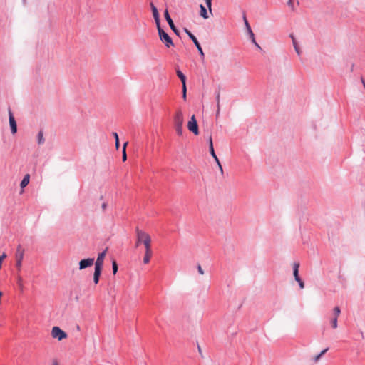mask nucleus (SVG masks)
Masks as SVG:
<instances>
[{
	"mask_svg": "<svg viewBox=\"0 0 365 365\" xmlns=\"http://www.w3.org/2000/svg\"><path fill=\"white\" fill-rule=\"evenodd\" d=\"M37 141L38 145H42L45 142V139L43 138V133L42 130H40L37 135Z\"/></svg>",
	"mask_w": 365,
	"mask_h": 365,
	"instance_id": "nucleus-20",
	"label": "nucleus"
},
{
	"mask_svg": "<svg viewBox=\"0 0 365 365\" xmlns=\"http://www.w3.org/2000/svg\"><path fill=\"white\" fill-rule=\"evenodd\" d=\"M17 284L21 292L24 291L23 279L21 276L18 275L16 277Z\"/></svg>",
	"mask_w": 365,
	"mask_h": 365,
	"instance_id": "nucleus-21",
	"label": "nucleus"
},
{
	"mask_svg": "<svg viewBox=\"0 0 365 365\" xmlns=\"http://www.w3.org/2000/svg\"><path fill=\"white\" fill-rule=\"evenodd\" d=\"M296 281L298 282L299 286L301 289H303L304 287V283L301 278L297 279Z\"/></svg>",
	"mask_w": 365,
	"mask_h": 365,
	"instance_id": "nucleus-32",
	"label": "nucleus"
},
{
	"mask_svg": "<svg viewBox=\"0 0 365 365\" xmlns=\"http://www.w3.org/2000/svg\"><path fill=\"white\" fill-rule=\"evenodd\" d=\"M220 91H217L216 93V101H217V103H220Z\"/></svg>",
	"mask_w": 365,
	"mask_h": 365,
	"instance_id": "nucleus-36",
	"label": "nucleus"
},
{
	"mask_svg": "<svg viewBox=\"0 0 365 365\" xmlns=\"http://www.w3.org/2000/svg\"><path fill=\"white\" fill-rule=\"evenodd\" d=\"M217 109H220V103H217Z\"/></svg>",
	"mask_w": 365,
	"mask_h": 365,
	"instance_id": "nucleus-44",
	"label": "nucleus"
},
{
	"mask_svg": "<svg viewBox=\"0 0 365 365\" xmlns=\"http://www.w3.org/2000/svg\"><path fill=\"white\" fill-rule=\"evenodd\" d=\"M294 279H295V280H297V279H299V278H300V277H299V274H298L294 275Z\"/></svg>",
	"mask_w": 365,
	"mask_h": 365,
	"instance_id": "nucleus-41",
	"label": "nucleus"
},
{
	"mask_svg": "<svg viewBox=\"0 0 365 365\" xmlns=\"http://www.w3.org/2000/svg\"><path fill=\"white\" fill-rule=\"evenodd\" d=\"M182 98L185 101L187 98V86L186 85L182 86Z\"/></svg>",
	"mask_w": 365,
	"mask_h": 365,
	"instance_id": "nucleus-29",
	"label": "nucleus"
},
{
	"mask_svg": "<svg viewBox=\"0 0 365 365\" xmlns=\"http://www.w3.org/2000/svg\"><path fill=\"white\" fill-rule=\"evenodd\" d=\"M329 350V348H326L324 350H322L318 355L315 356L313 358V360L314 362H317L319 361V359Z\"/></svg>",
	"mask_w": 365,
	"mask_h": 365,
	"instance_id": "nucleus-22",
	"label": "nucleus"
},
{
	"mask_svg": "<svg viewBox=\"0 0 365 365\" xmlns=\"http://www.w3.org/2000/svg\"><path fill=\"white\" fill-rule=\"evenodd\" d=\"M9 120L11 131L13 134H15L17 132V125H16L15 118L14 117V115L10 108L9 109Z\"/></svg>",
	"mask_w": 365,
	"mask_h": 365,
	"instance_id": "nucleus-11",
	"label": "nucleus"
},
{
	"mask_svg": "<svg viewBox=\"0 0 365 365\" xmlns=\"http://www.w3.org/2000/svg\"><path fill=\"white\" fill-rule=\"evenodd\" d=\"M101 272H102L101 269H98L94 268L93 282L95 284H97L99 282V279H100Z\"/></svg>",
	"mask_w": 365,
	"mask_h": 365,
	"instance_id": "nucleus-16",
	"label": "nucleus"
},
{
	"mask_svg": "<svg viewBox=\"0 0 365 365\" xmlns=\"http://www.w3.org/2000/svg\"><path fill=\"white\" fill-rule=\"evenodd\" d=\"M113 135L115 138V147H116L117 149H118L119 146H120L118 135V133L116 132H113Z\"/></svg>",
	"mask_w": 365,
	"mask_h": 365,
	"instance_id": "nucleus-24",
	"label": "nucleus"
},
{
	"mask_svg": "<svg viewBox=\"0 0 365 365\" xmlns=\"http://www.w3.org/2000/svg\"><path fill=\"white\" fill-rule=\"evenodd\" d=\"M176 74L178 77L180 79L182 85H186V76L184 75V73L180 70L176 71Z\"/></svg>",
	"mask_w": 365,
	"mask_h": 365,
	"instance_id": "nucleus-18",
	"label": "nucleus"
},
{
	"mask_svg": "<svg viewBox=\"0 0 365 365\" xmlns=\"http://www.w3.org/2000/svg\"><path fill=\"white\" fill-rule=\"evenodd\" d=\"M287 4L292 9V10H294V4H293V1L292 0H289L288 2H287Z\"/></svg>",
	"mask_w": 365,
	"mask_h": 365,
	"instance_id": "nucleus-35",
	"label": "nucleus"
},
{
	"mask_svg": "<svg viewBox=\"0 0 365 365\" xmlns=\"http://www.w3.org/2000/svg\"><path fill=\"white\" fill-rule=\"evenodd\" d=\"M145 255L143 257V263L148 264V263H149L150 257L153 255V252L151 250V243L147 244L146 245H145Z\"/></svg>",
	"mask_w": 365,
	"mask_h": 365,
	"instance_id": "nucleus-13",
	"label": "nucleus"
},
{
	"mask_svg": "<svg viewBox=\"0 0 365 365\" xmlns=\"http://www.w3.org/2000/svg\"><path fill=\"white\" fill-rule=\"evenodd\" d=\"M21 265H22L21 261H16V267L19 271L21 270Z\"/></svg>",
	"mask_w": 365,
	"mask_h": 365,
	"instance_id": "nucleus-33",
	"label": "nucleus"
},
{
	"mask_svg": "<svg viewBox=\"0 0 365 365\" xmlns=\"http://www.w3.org/2000/svg\"><path fill=\"white\" fill-rule=\"evenodd\" d=\"M107 252V248L98 255L96 261L95 262V269H101L103 268V260Z\"/></svg>",
	"mask_w": 365,
	"mask_h": 365,
	"instance_id": "nucleus-9",
	"label": "nucleus"
},
{
	"mask_svg": "<svg viewBox=\"0 0 365 365\" xmlns=\"http://www.w3.org/2000/svg\"><path fill=\"white\" fill-rule=\"evenodd\" d=\"M159 38L167 48L174 46V43L171 37L161 28L160 26L157 27Z\"/></svg>",
	"mask_w": 365,
	"mask_h": 365,
	"instance_id": "nucleus-3",
	"label": "nucleus"
},
{
	"mask_svg": "<svg viewBox=\"0 0 365 365\" xmlns=\"http://www.w3.org/2000/svg\"><path fill=\"white\" fill-rule=\"evenodd\" d=\"M212 142V136H210L208 138L209 148H210V143Z\"/></svg>",
	"mask_w": 365,
	"mask_h": 365,
	"instance_id": "nucleus-39",
	"label": "nucleus"
},
{
	"mask_svg": "<svg viewBox=\"0 0 365 365\" xmlns=\"http://www.w3.org/2000/svg\"><path fill=\"white\" fill-rule=\"evenodd\" d=\"M150 9L153 13V18L155 19V22L156 24V26L159 27L160 26V14L158 11L157 7L154 5L153 2L150 3Z\"/></svg>",
	"mask_w": 365,
	"mask_h": 365,
	"instance_id": "nucleus-10",
	"label": "nucleus"
},
{
	"mask_svg": "<svg viewBox=\"0 0 365 365\" xmlns=\"http://www.w3.org/2000/svg\"><path fill=\"white\" fill-rule=\"evenodd\" d=\"M101 207H102L103 210H105L106 209L107 204H106V202H103V203L102 204V206H101Z\"/></svg>",
	"mask_w": 365,
	"mask_h": 365,
	"instance_id": "nucleus-38",
	"label": "nucleus"
},
{
	"mask_svg": "<svg viewBox=\"0 0 365 365\" xmlns=\"http://www.w3.org/2000/svg\"><path fill=\"white\" fill-rule=\"evenodd\" d=\"M51 336L53 338L58 339V340L61 341L67 337V334L61 329H60L58 327H53L51 331Z\"/></svg>",
	"mask_w": 365,
	"mask_h": 365,
	"instance_id": "nucleus-6",
	"label": "nucleus"
},
{
	"mask_svg": "<svg viewBox=\"0 0 365 365\" xmlns=\"http://www.w3.org/2000/svg\"><path fill=\"white\" fill-rule=\"evenodd\" d=\"M187 128L190 132L193 133L195 135H197L199 134L198 125L195 115H192L190 118V120L188 121Z\"/></svg>",
	"mask_w": 365,
	"mask_h": 365,
	"instance_id": "nucleus-7",
	"label": "nucleus"
},
{
	"mask_svg": "<svg viewBox=\"0 0 365 365\" xmlns=\"http://www.w3.org/2000/svg\"><path fill=\"white\" fill-rule=\"evenodd\" d=\"M136 242H135V247L140 246V245L143 244V245H146L147 244L151 243L150 236L145 232L144 231L140 230L138 227H136Z\"/></svg>",
	"mask_w": 365,
	"mask_h": 365,
	"instance_id": "nucleus-2",
	"label": "nucleus"
},
{
	"mask_svg": "<svg viewBox=\"0 0 365 365\" xmlns=\"http://www.w3.org/2000/svg\"><path fill=\"white\" fill-rule=\"evenodd\" d=\"M331 324L333 329H336L338 327V318L337 317H333L331 319Z\"/></svg>",
	"mask_w": 365,
	"mask_h": 365,
	"instance_id": "nucleus-26",
	"label": "nucleus"
},
{
	"mask_svg": "<svg viewBox=\"0 0 365 365\" xmlns=\"http://www.w3.org/2000/svg\"><path fill=\"white\" fill-rule=\"evenodd\" d=\"M30 176L29 174H26L22 180L21 181L20 186L21 188H24L29 182Z\"/></svg>",
	"mask_w": 365,
	"mask_h": 365,
	"instance_id": "nucleus-19",
	"label": "nucleus"
},
{
	"mask_svg": "<svg viewBox=\"0 0 365 365\" xmlns=\"http://www.w3.org/2000/svg\"><path fill=\"white\" fill-rule=\"evenodd\" d=\"M197 349H198V351H199L200 354L201 355L202 357H203L201 348H200V346L199 345L197 346Z\"/></svg>",
	"mask_w": 365,
	"mask_h": 365,
	"instance_id": "nucleus-40",
	"label": "nucleus"
},
{
	"mask_svg": "<svg viewBox=\"0 0 365 365\" xmlns=\"http://www.w3.org/2000/svg\"><path fill=\"white\" fill-rule=\"evenodd\" d=\"M212 0H205L206 6L210 14H212Z\"/></svg>",
	"mask_w": 365,
	"mask_h": 365,
	"instance_id": "nucleus-31",
	"label": "nucleus"
},
{
	"mask_svg": "<svg viewBox=\"0 0 365 365\" xmlns=\"http://www.w3.org/2000/svg\"><path fill=\"white\" fill-rule=\"evenodd\" d=\"M243 21H244V23H245V29L247 30V34L249 35V37L252 41V43L259 50H261V46L257 43L256 40H255V34L251 29V26L247 19V17H246V14L245 13H243Z\"/></svg>",
	"mask_w": 365,
	"mask_h": 365,
	"instance_id": "nucleus-4",
	"label": "nucleus"
},
{
	"mask_svg": "<svg viewBox=\"0 0 365 365\" xmlns=\"http://www.w3.org/2000/svg\"><path fill=\"white\" fill-rule=\"evenodd\" d=\"M197 269L198 272H199L200 274H202H202H204V271H203V269H202V267L200 266V264H197Z\"/></svg>",
	"mask_w": 365,
	"mask_h": 365,
	"instance_id": "nucleus-34",
	"label": "nucleus"
},
{
	"mask_svg": "<svg viewBox=\"0 0 365 365\" xmlns=\"http://www.w3.org/2000/svg\"><path fill=\"white\" fill-rule=\"evenodd\" d=\"M118 269V264L115 261H113L112 262V270H113V274H115L117 273Z\"/></svg>",
	"mask_w": 365,
	"mask_h": 365,
	"instance_id": "nucleus-28",
	"label": "nucleus"
},
{
	"mask_svg": "<svg viewBox=\"0 0 365 365\" xmlns=\"http://www.w3.org/2000/svg\"><path fill=\"white\" fill-rule=\"evenodd\" d=\"M184 31L187 34L189 38L192 41L193 44H195V46H196V48L200 53V56L202 58H204V56H205L204 52H203L202 48L199 41H197V38L187 28H184Z\"/></svg>",
	"mask_w": 365,
	"mask_h": 365,
	"instance_id": "nucleus-5",
	"label": "nucleus"
},
{
	"mask_svg": "<svg viewBox=\"0 0 365 365\" xmlns=\"http://www.w3.org/2000/svg\"><path fill=\"white\" fill-rule=\"evenodd\" d=\"M333 312H334V317H337L338 318L339 315L341 313V309H340V308L339 307H335L334 308Z\"/></svg>",
	"mask_w": 365,
	"mask_h": 365,
	"instance_id": "nucleus-30",
	"label": "nucleus"
},
{
	"mask_svg": "<svg viewBox=\"0 0 365 365\" xmlns=\"http://www.w3.org/2000/svg\"><path fill=\"white\" fill-rule=\"evenodd\" d=\"M16 261H23L24 257V249L21 245H19L16 247Z\"/></svg>",
	"mask_w": 365,
	"mask_h": 365,
	"instance_id": "nucleus-15",
	"label": "nucleus"
},
{
	"mask_svg": "<svg viewBox=\"0 0 365 365\" xmlns=\"http://www.w3.org/2000/svg\"><path fill=\"white\" fill-rule=\"evenodd\" d=\"M164 17L166 20V21L168 22L169 26L170 27V29H172V31L177 35V36H180V31L179 30L176 28V26H175L174 23H173V19H171L170 14H169V12H168V10L166 9L164 11Z\"/></svg>",
	"mask_w": 365,
	"mask_h": 365,
	"instance_id": "nucleus-8",
	"label": "nucleus"
},
{
	"mask_svg": "<svg viewBox=\"0 0 365 365\" xmlns=\"http://www.w3.org/2000/svg\"><path fill=\"white\" fill-rule=\"evenodd\" d=\"M200 16L205 19H208L209 16L207 14V11L206 8L202 4H200Z\"/></svg>",
	"mask_w": 365,
	"mask_h": 365,
	"instance_id": "nucleus-17",
	"label": "nucleus"
},
{
	"mask_svg": "<svg viewBox=\"0 0 365 365\" xmlns=\"http://www.w3.org/2000/svg\"><path fill=\"white\" fill-rule=\"evenodd\" d=\"M52 365H58L56 361H53Z\"/></svg>",
	"mask_w": 365,
	"mask_h": 365,
	"instance_id": "nucleus-43",
	"label": "nucleus"
},
{
	"mask_svg": "<svg viewBox=\"0 0 365 365\" xmlns=\"http://www.w3.org/2000/svg\"><path fill=\"white\" fill-rule=\"evenodd\" d=\"M128 145V142L124 143L123 147V156L122 160L123 161H125L127 160V154H126V146Z\"/></svg>",
	"mask_w": 365,
	"mask_h": 365,
	"instance_id": "nucleus-23",
	"label": "nucleus"
},
{
	"mask_svg": "<svg viewBox=\"0 0 365 365\" xmlns=\"http://www.w3.org/2000/svg\"><path fill=\"white\" fill-rule=\"evenodd\" d=\"M94 263V259L93 258H87L81 259L79 262V269H84L86 268H88L89 267H91Z\"/></svg>",
	"mask_w": 365,
	"mask_h": 365,
	"instance_id": "nucleus-12",
	"label": "nucleus"
},
{
	"mask_svg": "<svg viewBox=\"0 0 365 365\" xmlns=\"http://www.w3.org/2000/svg\"><path fill=\"white\" fill-rule=\"evenodd\" d=\"M174 127L178 135L181 136L183 134L184 118L182 112L180 110L176 111L173 118Z\"/></svg>",
	"mask_w": 365,
	"mask_h": 365,
	"instance_id": "nucleus-1",
	"label": "nucleus"
},
{
	"mask_svg": "<svg viewBox=\"0 0 365 365\" xmlns=\"http://www.w3.org/2000/svg\"><path fill=\"white\" fill-rule=\"evenodd\" d=\"M299 264L298 262H294L293 264V275H296L299 274Z\"/></svg>",
	"mask_w": 365,
	"mask_h": 365,
	"instance_id": "nucleus-25",
	"label": "nucleus"
},
{
	"mask_svg": "<svg viewBox=\"0 0 365 365\" xmlns=\"http://www.w3.org/2000/svg\"><path fill=\"white\" fill-rule=\"evenodd\" d=\"M210 155L212 156V158L215 159V162L217 163L218 167H219V169L221 172V173L222 174L223 173V169H222V166L217 158V156L215 154V150H214V147H213V142H211L210 143Z\"/></svg>",
	"mask_w": 365,
	"mask_h": 365,
	"instance_id": "nucleus-14",
	"label": "nucleus"
},
{
	"mask_svg": "<svg viewBox=\"0 0 365 365\" xmlns=\"http://www.w3.org/2000/svg\"><path fill=\"white\" fill-rule=\"evenodd\" d=\"M289 37L292 38V42H294V41H296V38H295L294 34H291L289 35Z\"/></svg>",
	"mask_w": 365,
	"mask_h": 365,
	"instance_id": "nucleus-37",
	"label": "nucleus"
},
{
	"mask_svg": "<svg viewBox=\"0 0 365 365\" xmlns=\"http://www.w3.org/2000/svg\"><path fill=\"white\" fill-rule=\"evenodd\" d=\"M220 109H217V111H216V116L217 117L220 115Z\"/></svg>",
	"mask_w": 365,
	"mask_h": 365,
	"instance_id": "nucleus-42",
	"label": "nucleus"
},
{
	"mask_svg": "<svg viewBox=\"0 0 365 365\" xmlns=\"http://www.w3.org/2000/svg\"><path fill=\"white\" fill-rule=\"evenodd\" d=\"M292 44H293V46H294V50H295L296 53H297V55L300 56L301 50L299 49V46L297 44V41H294V42H292Z\"/></svg>",
	"mask_w": 365,
	"mask_h": 365,
	"instance_id": "nucleus-27",
	"label": "nucleus"
}]
</instances>
